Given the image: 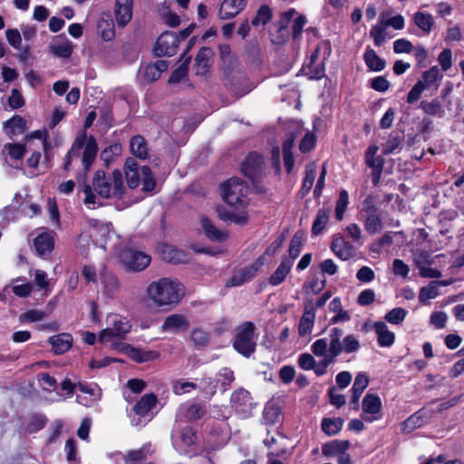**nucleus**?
<instances>
[{
	"label": "nucleus",
	"instance_id": "f257e3e1",
	"mask_svg": "<svg viewBox=\"0 0 464 464\" xmlns=\"http://www.w3.org/2000/svg\"><path fill=\"white\" fill-rule=\"evenodd\" d=\"M98 150L95 137L92 135L87 136L86 132L82 131L75 138L64 157L63 171L69 172L73 169L77 182L80 185L84 184L96 160Z\"/></svg>",
	"mask_w": 464,
	"mask_h": 464
},
{
	"label": "nucleus",
	"instance_id": "f03ea898",
	"mask_svg": "<svg viewBox=\"0 0 464 464\" xmlns=\"http://www.w3.org/2000/svg\"><path fill=\"white\" fill-rule=\"evenodd\" d=\"M147 294L159 307L176 304L182 298L180 284L167 277L151 282Z\"/></svg>",
	"mask_w": 464,
	"mask_h": 464
},
{
	"label": "nucleus",
	"instance_id": "7ed1b4c3",
	"mask_svg": "<svg viewBox=\"0 0 464 464\" xmlns=\"http://www.w3.org/2000/svg\"><path fill=\"white\" fill-rule=\"evenodd\" d=\"M111 176L112 181L106 176L104 170H96L92 179L93 190L102 198L111 197L122 198L125 188L121 172L119 169H114Z\"/></svg>",
	"mask_w": 464,
	"mask_h": 464
},
{
	"label": "nucleus",
	"instance_id": "20e7f679",
	"mask_svg": "<svg viewBox=\"0 0 464 464\" xmlns=\"http://www.w3.org/2000/svg\"><path fill=\"white\" fill-rule=\"evenodd\" d=\"M256 330L255 324L250 321L239 324L235 329L232 347L237 353L246 358H249L256 352L257 338Z\"/></svg>",
	"mask_w": 464,
	"mask_h": 464
},
{
	"label": "nucleus",
	"instance_id": "39448f33",
	"mask_svg": "<svg viewBox=\"0 0 464 464\" xmlns=\"http://www.w3.org/2000/svg\"><path fill=\"white\" fill-rule=\"evenodd\" d=\"M361 214L367 233L373 235L382 229V218L372 196L363 200Z\"/></svg>",
	"mask_w": 464,
	"mask_h": 464
},
{
	"label": "nucleus",
	"instance_id": "423d86ee",
	"mask_svg": "<svg viewBox=\"0 0 464 464\" xmlns=\"http://www.w3.org/2000/svg\"><path fill=\"white\" fill-rule=\"evenodd\" d=\"M223 200L233 207L242 206L246 198V187L237 178H232L221 185Z\"/></svg>",
	"mask_w": 464,
	"mask_h": 464
},
{
	"label": "nucleus",
	"instance_id": "0eeeda50",
	"mask_svg": "<svg viewBox=\"0 0 464 464\" xmlns=\"http://www.w3.org/2000/svg\"><path fill=\"white\" fill-rule=\"evenodd\" d=\"M265 158L256 151H251L241 163L240 169L243 175L256 185L265 172Z\"/></svg>",
	"mask_w": 464,
	"mask_h": 464
},
{
	"label": "nucleus",
	"instance_id": "6e6552de",
	"mask_svg": "<svg viewBox=\"0 0 464 464\" xmlns=\"http://www.w3.org/2000/svg\"><path fill=\"white\" fill-rule=\"evenodd\" d=\"M179 36L172 31L163 32L157 39L153 47V53L156 57L174 56L179 48Z\"/></svg>",
	"mask_w": 464,
	"mask_h": 464
},
{
	"label": "nucleus",
	"instance_id": "1a4fd4ad",
	"mask_svg": "<svg viewBox=\"0 0 464 464\" xmlns=\"http://www.w3.org/2000/svg\"><path fill=\"white\" fill-rule=\"evenodd\" d=\"M121 259L124 266L132 271H142L151 262L150 255L132 248H125L121 252Z\"/></svg>",
	"mask_w": 464,
	"mask_h": 464
},
{
	"label": "nucleus",
	"instance_id": "9d476101",
	"mask_svg": "<svg viewBox=\"0 0 464 464\" xmlns=\"http://www.w3.org/2000/svg\"><path fill=\"white\" fill-rule=\"evenodd\" d=\"M290 10L281 14L280 19L274 23L269 30L270 40L273 44H285L290 38Z\"/></svg>",
	"mask_w": 464,
	"mask_h": 464
},
{
	"label": "nucleus",
	"instance_id": "9b49d317",
	"mask_svg": "<svg viewBox=\"0 0 464 464\" xmlns=\"http://www.w3.org/2000/svg\"><path fill=\"white\" fill-rule=\"evenodd\" d=\"M264 258L265 257H258L253 264L237 271L226 282V287L239 286L256 277L257 272L264 266Z\"/></svg>",
	"mask_w": 464,
	"mask_h": 464
},
{
	"label": "nucleus",
	"instance_id": "f8f14e48",
	"mask_svg": "<svg viewBox=\"0 0 464 464\" xmlns=\"http://www.w3.org/2000/svg\"><path fill=\"white\" fill-rule=\"evenodd\" d=\"M230 401L235 411L243 417L250 416L256 405L250 392L245 389L233 392Z\"/></svg>",
	"mask_w": 464,
	"mask_h": 464
},
{
	"label": "nucleus",
	"instance_id": "ddd939ff",
	"mask_svg": "<svg viewBox=\"0 0 464 464\" xmlns=\"http://www.w3.org/2000/svg\"><path fill=\"white\" fill-rule=\"evenodd\" d=\"M431 417V411L420 409L403 421L402 431L406 433H411L414 430L425 425Z\"/></svg>",
	"mask_w": 464,
	"mask_h": 464
},
{
	"label": "nucleus",
	"instance_id": "4468645a",
	"mask_svg": "<svg viewBox=\"0 0 464 464\" xmlns=\"http://www.w3.org/2000/svg\"><path fill=\"white\" fill-rule=\"evenodd\" d=\"M314 311L312 304L305 306L304 313L300 319L298 326V334L304 343L310 341V335L314 324Z\"/></svg>",
	"mask_w": 464,
	"mask_h": 464
},
{
	"label": "nucleus",
	"instance_id": "2eb2a0df",
	"mask_svg": "<svg viewBox=\"0 0 464 464\" xmlns=\"http://www.w3.org/2000/svg\"><path fill=\"white\" fill-rule=\"evenodd\" d=\"M132 0H116L115 21L120 27L126 26L132 18Z\"/></svg>",
	"mask_w": 464,
	"mask_h": 464
},
{
	"label": "nucleus",
	"instance_id": "dca6fc26",
	"mask_svg": "<svg viewBox=\"0 0 464 464\" xmlns=\"http://www.w3.org/2000/svg\"><path fill=\"white\" fill-rule=\"evenodd\" d=\"M207 412L208 406L203 401H194L182 408V417L189 422H196L201 420Z\"/></svg>",
	"mask_w": 464,
	"mask_h": 464
},
{
	"label": "nucleus",
	"instance_id": "f3484780",
	"mask_svg": "<svg viewBox=\"0 0 464 464\" xmlns=\"http://www.w3.org/2000/svg\"><path fill=\"white\" fill-rule=\"evenodd\" d=\"M72 335L69 333H61L48 339V343L52 345V351L56 355L68 352L72 346Z\"/></svg>",
	"mask_w": 464,
	"mask_h": 464
},
{
	"label": "nucleus",
	"instance_id": "a211bd4d",
	"mask_svg": "<svg viewBox=\"0 0 464 464\" xmlns=\"http://www.w3.org/2000/svg\"><path fill=\"white\" fill-rule=\"evenodd\" d=\"M189 327L187 317L180 314H173L167 316L161 325L162 331L173 333L186 332Z\"/></svg>",
	"mask_w": 464,
	"mask_h": 464
},
{
	"label": "nucleus",
	"instance_id": "6ab92c4d",
	"mask_svg": "<svg viewBox=\"0 0 464 464\" xmlns=\"http://www.w3.org/2000/svg\"><path fill=\"white\" fill-rule=\"evenodd\" d=\"M4 130L6 135L14 140V137L24 134L27 130V123L24 117L15 114L4 122Z\"/></svg>",
	"mask_w": 464,
	"mask_h": 464
},
{
	"label": "nucleus",
	"instance_id": "aec40b11",
	"mask_svg": "<svg viewBox=\"0 0 464 464\" xmlns=\"http://www.w3.org/2000/svg\"><path fill=\"white\" fill-rule=\"evenodd\" d=\"M160 252L162 259L168 263L181 264L187 262L186 252L172 245L162 244L160 246Z\"/></svg>",
	"mask_w": 464,
	"mask_h": 464
},
{
	"label": "nucleus",
	"instance_id": "412c9836",
	"mask_svg": "<svg viewBox=\"0 0 464 464\" xmlns=\"http://www.w3.org/2000/svg\"><path fill=\"white\" fill-rule=\"evenodd\" d=\"M128 355L136 362L142 363L147 362H153L160 357V353L154 350H142L127 344Z\"/></svg>",
	"mask_w": 464,
	"mask_h": 464
},
{
	"label": "nucleus",
	"instance_id": "4be33fe9",
	"mask_svg": "<svg viewBox=\"0 0 464 464\" xmlns=\"http://www.w3.org/2000/svg\"><path fill=\"white\" fill-rule=\"evenodd\" d=\"M158 397L153 392L144 394L133 406V411L140 417H145L157 404Z\"/></svg>",
	"mask_w": 464,
	"mask_h": 464
},
{
	"label": "nucleus",
	"instance_id": "5701e85b",
	"mask_svg": "<svg viewBox=\"0 0 464 464\" xmlns=\"http://www.w3.org/2000/svg\"><path fill=\"white\" fill-rule=\"evenodd\" d=\"M213 55V51L210 47L202 46L197 53L195 63L197 67L198 75H205L210 67V59Z\"/></svg>",
	"mask_w": 464,
	"mask_h": 464
},
{
	"label": "nucleus",
	"instance_id": "b1692460",
	"mask_svg": "<svg viewBox=\"0 0 464 464\" xmlns=\"http://www.w3.org/2000/svg\"><path fill=\"white\" fill-rule=\"evenodd\" d=\"M329 337V348L326 354L336 359L343 353V341L341 340L343 337V331L341 328L334 327L330 330Z\"/></svg>",
	"mask_w": 464,
	"mask_h": 464
},
{
	"label": "nucleus",
	"instance_id": "393cba45",
	"mask_svg": "<svg viewBox=\"0 0 464 464\" xmlns=\"http://www.w3.org/2000/svg\"><path fill=\"white\" fill-rule=\"evenodd\" d=\"M114 21L111 15L102 16L97 24V32L103 41L109 42L115 37Z\"/></svg>",
	"mask_w": 464,
	"mask_h": 464
},
{
	"label": "nucleus",
	"instance_id": "a878e982",
	"mask_svg": "<svg viewBox=\"0 0 464 464\" xmlns=\"http://www.w3.org/2000/svg\"><path fill=\"white\" fill-rule=\"evenodd\" d=\"M34 246L39 255L44 256L53 251L54 247V238L48 232L41 233L34 239Z\"/></svg>",
	"mask_w": 464,
	"mask_h": 464
},
{
	"label": "nucleus",
	"instance_id": "bb28decb",
	"mask_svg": "<svg viewBox=\"0 0 464 464\" xmlns=\"http://www.w3.org/2000/svg\"><path fill=\"white\" fill-rule=\"evenodd\" d=\"M130 152L140 160H146L149 155L148 143L142 135L137 134L130 140Z\"/></svg>",
	"mask_w": 464,
	"mask_h": 464
},
{
	"label": "nucleus",
	"instance_id": "cd10ccee",
	"mask_svg": "<svg viewBox=\"0 0 464 464\" xmlns=\"http://www.w3.org/2000/svg\"><path fill=\"white\" fill-rule=\"evenodd\" d=\"M331 249L342 260H348L353 256V247L342 237L333 239Z\"/></svg>",
	"mask_w": 464,
	"mask_h": 464
},
{
	"label": "nucleus",
	"instance_id": "c85d7f7f",
	"mask_svg": "<svg viewBox=\"0 0 464 464\" xmlns=\"http://www.w3.org/2000/svg\"><path fill=\"white\" fill-rule=\"evenodd\" d=\"M350 448V441L347 440H334L322 446V453L324 456L330 458L335 455L344 453Z\"/></svg>",
	"mask_w": 464,
	"mask_h": 464
},
{
	"label": "nucleus",
	"instance_id": "c756f323",
	"mask_svg": "<svg viewBox=\"0 0 464 464\" xmlns=\"http://www.w3.org/2000/svg\"><path fill=\"white\" fill-rule=\"evenodd\" d=\"M150 444H145L141 448L130 450L124 457L125 464H143L148 455H151Z\"/></svg>",
	"mask_w": 464,
	"mask_h": 464
},
{
	"label": "nucleus",
	"instance_id": "7c9ffc66",
	"mask_svg": "<svg viewBox=\"0 0 464 464\" xmlns=\"http://www.w3.org/2000/svg\"><path fill=\"white\" fill-rule=\"evenodd\" d=\"M201 226L206 237L211 241L224 242L227 238V235L218 229L207 217L201 218Z\"/></svg>",
	"mask_w": 464,
	"mask_h": 464
},
{
	"label": "nucleus",
	"instance_id": "2f4dec72",
	"mask_svg": "<svg viewBox=\"0 0 464 464\" xmlns=\"http://www.w3.org/2000/svg\"><path fill=\"white\" fill-rule=\"evenodd\" d=\"M374 330L378 335V343L382 347H389L394 343V334L388 330L387 325L383 322H376Z\"/></svg>",
	"mask_w": 464,
	"mask_h": 464
},
{
	"label": "nucleus",
	"instance_id": "473e14b6",
	"mask_svg": "<svg viewBox=\"0 0 464 464\" xmlns=\"http://www.w3.org/2000/svg\"><path fill=\"white\" fill-rule=\"evenodd\" d=\"M369 383V379L364 373H358L355 377L352 387V397L351 403L356 405L358 407L359 399L362 393V392L366 389Z\"/></svg>",
	"mask_w": 464,
	"mask_h": 464
},
{
	"label": "nucleus",
	"instance_id": "72a5a7b5",
	"mask_svg": "<svg viewBox=\"0 0 464 464\" xmlns=\"http://www.w3.org/2000/svg\"><path fill=\"white\" fill-rule=\"evenodd\" d=\"M363 60L371 71L381 72L385 68V61L376 52L368 47L363 54Z\"/></svg>",
	"mask_w": 464,
	"mask_h": 464
},
{
	"label": "nucleus",
	"instance_id": "f704fd0d",
	"mask_svg": "<svg viewBox=\"0 0 464 464\" xmlns=\"http://www.w3.org/2000/svg\"><path fill=\"white\" fill-rule=\"evenodd\" d=\"M247 5V0H225L222 6L230 8V11H220L221 19H231L237 15Z\"/></svg>",
	"mask_w": 464,
	"mask_h": 464
},
{
	"label": "nucleus",
	"instance_id": "c9c22d12",
	"mask_svg": "<svg viewBox=\"0 0 464 464\" xmlns=\"http://www.w3.org/2000/svg\"><path fill=\"white\" fill-rule=\"evenodd\" d=\"M404 140V134L402 131H392L386 142L382 146V154L389 155L395 152Z\"/></svg>",
	"mask_w": 464,
	"mask_h": 464
},
{
	"label": "nucleus",
	"instance_id": "e433bc0d",
	"mask_svg": "<svg viewBox=\"0 0 464 464\" xmlns=\"http://www.w3.org/2000/svg\"><path fill=\"white\" fill-rule=\"evenodd\" d=\"M330 212V208H320L317 211L312 226V234L314 236H318L323 232L324 228L329 221Z\"/></svg>",
	"mask_w": 464,
	"mask_h": 464
},
{
	"label": "nucleus",
	"instance_id": "4c0bfd02",
	"mask_svg": "<svg viewBox=\"0 0 464 464\" xmlns=\"http://www.w3.org/2000/svg\"><path fill=\"white\" fill-rule=\"evenodd\" d=\"M282 416L281 407L274 402H268L263 412V417L266 424L273 425L280 421Z\"/></svg>",
	"mask_w": 464,
	"mask_h": 464
},
{
	"label": "nucleus",
	"instance_id": "58836bf2",
	"mask_svg": "<svg viewBox=\"0 0 464 464\" xmlns=\"http://www.w3.org/2000/svg\"><path fill=\"white\" fill-rule=\"evenodd\" d=\"M141 174V190L143 192H152L155 190L157 183L154 179L151 169L145 165L140 168Z\"/></svg>",
	"mask_w": 464,
	"mask_h": 464
},
{
	"label": "nucleus",
	"instance_id": "ea45409f",
	"mask_svg": "<svg viewBox=\"0 0 464 464\" xmlns=\"http://www.w3.org/2000/svg\"><path fill=\"white\" fill-rule=\"evenodd\" d=\"M420 107L426 114L430 116H437L441 118L444 115L443 106L437 99H433L430 102L422 101L420 104Z\"/></svg>",
	"mask_w": 464,
	"mask_h": 464
},
{
	"label": "nucleus",
	"instance_id": "a19ab883",
	"mask_svg": "<svg viewBox=\"0 0 464 464\" xmlns=\"http://www.w3.org/2000/svg\"><path fill=\"white\" fill-rule=\"evenodd\" d=\"M343 420L341 418H324L322 420V430L328 436L336 435L343 428Z\"/></svg>",
	"mask_w": 464,
	"mask_h": 464
},
{
	"label": "nucleus",
	"instance_id": "79ce46f5",
	"mask_svg": "<svg viewBox=\"0 0 464 464\" xmlns=\"http://www.w3.org/2000/svg\"><path fill=\"white\" fill-rule=\"evenodd\" d=\"M382 407L381 399L373 394H366L362 400V411L364 413L376 414Z\"/></svg>",
	"mask_w": 464,
	"mask_h": 464
},
{
	"label": "nucleus",
	"instance_id": "37998d69",
	"mask_svg": "<svg viewBox=\"0 0 464 464\" xmlns=\"http://www.w3.org/2000/svg\"><path fill=\"white\" fill-rule=\"evenodd\" d=\"M415 24L424 33H430L434 24V20L431 14L422 12H417L413 17Z\"/></svg>",
	"mask_w": 464,
	"mask_h": 464
},
{
	"label": "nucleus",
	"instance_id": "c03bdc74",
	"mask_svg": "<svg viewBox=\"0 0 464 464\" xmlns=\"http://www.w3.org/2000/svg\"><path fill=\"white\" fill-rule=\"evenodd\" d=\"M215 380L218 384L220 383L222 390L225 392L230 389L232 382L235 381L234 372L227 367L221 368Z\"/></svg>",
	"mask_w": 464,
	"mask_h": 464
},
{
	"label": "nucleus",
	"instance_id": "a18cd8bd",
	"mask_svg": "<svg viewBox=\"0 0 464 464\" xmlns=\"http://www.w3.org/2000/svg\"><path fill=\"white\" fill-rule=\"evenodd\" d=\"M273 17L272 9L267 5H262L256 11V16L252 19V25L267 24Z\"/></svg>",
	"mask_w": 464,
	"mask_h": 464
},
{
	"label": "nucleus",
	"instance_id": "49530a36",
	"mask_svg": "<svg viewBox=\"0 0 464 464\" xmlns=\"http://www.w3.org/2000/svg\"><path fill=\"white\" fill-rule=\"evenodd\" d=\"M386 26H384L383 23V14L380 16V24L373 25L370 30V36L373 38L374 44L376 46H381L383 44L386 39Z\"/></svg>",
	"mask_w": 464,
	"mask_h": 464
},
{
	"label": "nucleus",
	"instance_id": "de8ad7c7",
	"mask_svg": "<svg viewBox=\"0 0 464 464\" xmlns=\"http://www.w3.org/2000/svg\"><path fill=\"white\" fill-rule=\"evenodd\" d=\"M442 79V74L440 72V69L438 66H433L428 71H425L422 73L421 79L418 82H420L424 89H428L431 87L438 80Z\"/></svg>",
	"mask_w": 464,
	"mask_h": 464
},
{
	"label": "nucleus",
	"instance_id": "09e8293b",
	"mask_svg": "<svg viewBox=\"0 0 464 464\" xmlns=\"http://www.w3.org/2000/svg\"><path fill=\"white\" fill-rule=\"evenodd\" d=\"M288 230H289L288 227L284 228L282 234L274 242H272L267 246L265 253L259 256V257H265L264 265L267 264L270 261L271 257L275 255V253L277 251V249L282 246V244L285 238V234L288 232Z\"/></svg>",
	"mask_w": 464,
	"mask_h": 464
},
{
	"label": "nucleus",
	"instance_id": "8fccbe9b",
	"mask_svg": "<svg viewBox=\"0 0 464 464\" xmlns=\"http://www.w3.org/2000/svg\"><path fill=\"white\" fill-rule=\"evenodd\" d=\"M180 440L182 443L188 447H191L198 442V431L192 426H185L180 431Z\"/></svg>",
	"mask_w": 464,
	"mask_h": 464
},
{
	"label": "nucleus",
	"instance_id": "3c124183",
	"mask_svg": "<svg viewBox=\"0 0 464 464\" xmlns=\"http://www.w3.org/2000/svg\"><path fill=\"white\" fill-rule=\"evenodd\" d=\"M349 203L348 192L344 189L341 190L335 206V217L341 221L343 218L344 212Z\"/></svg>",
	"mask_w": 464,
	"mask_h": 464
},
{
	"label": "nucleus",
	"instance_id": "603ef678",
	"mask_svg": "<svg viewBox=\"0 0 464 464\" xmlns=\"http://www.w3.org/2000/svg\"><path fill=\"white\" fill-rule=\"evenodd\" d=\"M121 151V147L118 143H114L110 145L109 147L103 149L100 153V159L105 162L106 165H109L111 161H113L114 157L120 155Z\"/></svg>",
	"mask_w": 464,
	"mask_h": 464
},
{
	"label": "nucleus",
	"instance_id": "864d4df0",
	"mask_svg": "<svg viewBox=\"0 0 464 464\" xmlns=\"http://www.w3.org/2000/svg\"><path fill=\"white\" fill-rule=\"evenodd\" d=\"M217 388L218 382L212 377L203 378L199 383L200 392L208 399L217 392Z\"/></svg>",
	"mask_w": 464,
	"mask_h": 464
},
{
	"label": "nucleus",
	"instance_id": "5fc2aeb1",
	"mask_svg": "<svg viewBox=\"0 0 464 464\" xmlns=\"http://www.w3.org/2000/svg\"><path fill=\"white\" fill-rule=\"evenodd\" d=\"M188 73V61L185 60L178 68H176L169 75V83H179L184 80Z\"/></svg>",
	"mask_w": 464,
	"mask_h": 464
},
{
	"label": "nucleus",
	"instance_id": "6e6d98bb",
	"mask_svg": "<svg viewBox=\"0 0 464 464\" xmlns=\"http://www.w3.org/2000/svg\"><path fill=\"white\" fill-rule=\"evenodd\" d=\"M435 282H430L428 285L423 286L420 290L419 301L420 303H426L430 299L435 298L438 295V289Z\"/></svg>",
	"mask_w": 464,
	"mask_h": 464
},
{
	"label": "nucleus",
	"instance_id": "4d7b16f0",
	"mask_svg": "<svg viewBox=\"0 0 464 464\" xmlns=\"http://www.w3.org/2000/svg\"><path fill=\"white\" fill-rule=\"evenodd\" d=\"M52 53L59 58L67 59L70 58L73 52L72 44L70 41L63 44L53 45L51 47Z\"/></svg>",
	"mask_w": 464,
	"mask_h": 464
},
{
	"label": "nucleus",
	"instance_id": "13d9d810",
	"mask_svg": "<svg viewBox=\"0 0 464 464\" xmlns=\"http://www.w3.org/2000/svg\"><path fill=\"white\" fill-rule=\"evenodd\" d=\"M191 340L198 347H204L209 342V334L201 328H194L191 331Z\"/></svg>",
	"mask_w": 464,
	"mask_h": 464
},
{
	"label": "nucleus",
	"instance_id": "bf43d9fd",
	"mask_svg": "<svg viewBox=\"0 0 464 464\" xmlns=\"http://www.w3.org/2000/svg\"><path fill=\"white\" fill-rule=\"evenodd\" d=\"M407 312L405 309L401 307H396L388 312L384 319L390 324H401L406 317Z\"/></svg>",
	"mask_w": 464,
	"mask_h": 464
},
{
	"label": "nucleus",
	"instance_id": "052dcab7",
	"mask_svg": "<svg viewBox=\"0 0 464 464\" xmlns=\"http://www.w3.org/2000/svg\"><path fill=\"white\" fill-rule=\"evenodd\" d=\"M343 352L353 353L360 349V342L353 334H348L343 338Z\"/></svg>",
	"mask_w": 464,
	"mask_h": 464
},
{
	"label": "nucleus",
	"instance_id": "680f3d73",
	"mask_svg": "<svg viewBox=\"0 0 464 464\" xmlns=\"http://www.w3.org/2000/svg\"><path fill=\"white\" fill-rule=\"evenodd\" d=\"M5 148L14 160H22L26 152V147L22 143H7Z\"/></svg>",
	"mask_w": 464,
	"mask_h": 464
},
{
	"label": "nucleus",
	"instance_id": "e2e57ef3",
	"mask_svg": "<svg viewBox=\"0 0 464 464\" xmlns=\"http://www.w3.org/2000/svg\"><path fill=\"white\" fill-rule=\"evenodd\" d=\"M289 270L290 267H286L285 263L282 262V264L277 267V269L271 275L269 278V283L273 285H280L285 278Z\"/></svg>",
	"mask_w": 464,
	"mask_h": 464
},
{
	"label": "nucleus",
	"instance_id": "0e129e2a",
	"mask_svg": "<svg viewBox=\"0 0 464 464\" xmlns=\"http://www.w3.org/2000/svg\"><path fill=\"white\" fill-rule=\"evenodd\" d=\"M103 283L104 294L110 298L114 297L120 287L118 279L113 276H110L105 278Z\"/></svg>",
	"mask_w": 464,
	"mask_h": 464
},
{
	"label": "nucleus",
	"instance_id": "69168bd1",
	"mask_svg": "<svg viewBox=\"0 0 464 464\" xmlns=\"http://www.w3.org/2000/svg\"><path fill=\"white\" fill-rule=\"evenodd\" d=\"M315 179V169L311 167V169H306V174L303 181V185L299 194L301 197L306 195L313 187L314 181Z\"/></svg>",
	"mask_w": 464,
	"mask_h": 464
},
{
	"label": "nucleus",
	"instance_id": "338daca9",
	"mask_svg": "<svg viewBox=\"0 0 464 464\" xmlns=\"http://www.w3.org/2000/svg\"><path fill=\"white\" fill-rule=\"evenodd\" d=\"M37 380L42 383L45 391H55L57 388L56 379L48 372H41L37 375Z\"/></svg>",
	"mask_w": 464,
	"mask_h": 464
},
{
	"label": "nucleus",
	"instance_id": "774afa93",
	"mask_svg": "<svg viewBox=\"0 0 464 464\" xmlns=\"http://www.w3.org/2000/svg\"><path fill=\"white\" fill-rule=\"evenodd\" d=\"M44 316H45L44 312L36 310V309H31L20 315V321L21 322L26 321L29 323H35V322H39L42 319H44Z\"/></svg>",
	"mask_w": 464,
	"mask_h": 464
}]
</instances>
